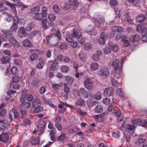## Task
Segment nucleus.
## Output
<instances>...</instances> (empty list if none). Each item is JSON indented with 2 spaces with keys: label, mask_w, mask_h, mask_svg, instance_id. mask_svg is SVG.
<instances>
[{
  "label": "nucleus",
  "mask_w": 147,
  "mask_h": 147,
  "mask_svg": "<svg viewBox=\"0 0 147 147\" xmlns=\"http://www.w3.org/2000/svg\"><path fill=\"white\" fill-rule=\"evenodd\" d=\"M92 57L93 60L95 61H97L99 60L100 57L98 56L96 53L92 55Z\"/></svg>",
  "instance_id": "obj_63"
},
{
  "label": "nucleus",
  "mask_w": 147,
  "mask_h": 147,
  "mask_svg": "<svg viewBox=\"0 0 147 147\" xmlns=\"http://www.w3.org/2000/svg\"><path fill=\"white\" fill-rule=\"evenodd\" d=\"M84 103V101L82 98H80L76 102V104L78 106H82Z\"/></svg>",
  "instance_id": "obj_45"
},
{
  "label": "nucleus",
  "mask_w": 147,
  "mask_h": 147,
  "mask_svg": "<svg viewBox=\"0 0 147 147\" xmlns=\"http://www.w3.org/2000/svg\"><path fill=\"white\" fill-rule=\"evenodd\" d=\"M18 35L19 34H22L24 36H26V34L27 32H26L24 28V27L22 26L20 27L18 30Z\"/></svg>",
  "instance_id": "obj_32"
},
{
  "label": "nucleus",
  "mask_w": 147,
  "mask_h": 147,
  "mask_svg": "<svg viewBox=\"0 0 147 147\" xmlns=\"http://www.w3.org/2000/svg\"><path fill=\"white\" fill-rule=\"evenodd\" d=\"M53 10L56 13H59L61 12V9L57 4L54 5L53 7Z\"/></svg>",
  "instance_id": "obj_42"
},
{
  "label": "nucleus",
  "mask_w": 147,
  "mask_h": 147,
  "mask_svg": "<svg viewBox=\"0 0 147 147\" xmlns=\"http://www.w3.org/2000/svg\"><path fill=\"white\" fill-rule=\"evenodd\" d=\"M9 138L8 134L7 133H3L0 135V140L4 143H6Z\"/></svg>",
  "instance_id": "obj_9"
},
{
  "label": "nucleus",
  "mask_w": 147,
  "mask_h": 147,
  "mask_svg": "<svg viewBox=\"0 0 147 147\" xmlns=\"http://www.w3.org/2000/svg\"><path fill=\"white\" fill-rule=\"evenodd\" d=\"M64 105H65L67 107H69L71 109L73 108V107L72 105H70L67 104V103L62 101L58 105V107L59 109H62L63 108Z\"/></svg>",
  "instance_id": "obj_28"
},
{
  "label": "nucleus",
  "mask_w": 147,
  "mask_h": 147,
  "mask_svg": "<svg viewBox=\"0 0 147 147\" xmlns=\"http://www.w3.org/2000/svg\"><path fill=\"white\" fill-rule=\"evenodd\" d=\"M23 121L25 125L28 126H30L32 124L31 121L28 119H25L23 120Z\"/></svg>",
  "instance_id": "obj_61"
},
{
  "label": "nucleus",
  "mask_w": 147,
  "mask_h": 147,
  "mask_svg": "<svg viewBox=\"0 0 147 147\" xmlns=\"http://www.w3.org/2000/svg\"><path fill=\"white\" fill-rule=\"evenodd\" d=\"M56 128L58 131H61L62 130V125L59 123H56L55 125Z\"/></svg>",
  "instance_id": "obj_62"
},
{
  "label": "nucleus",
  "mask_w": 147,
  "mask_h": 147,
  "mask_svg": "<svg viewBox=\"0 0 147 147\" xmlns=\"http://www.w3.org/2000/svg\"><path fill=\"white\" fill-rule=\"evenodd\" d=\"M43 109V108L40 106L35 107V109L33 110V111L35 113H38L42 111Z\"/></svg>",
  "instance_id": "obj_50"
},
{
  "label": "nucleus",
  "mask_w": 147,
  "mask_h": 147,
  "mask_svg": "<svg viewBox=\"0 0 147 147\" xmlns=\"http://www.w3.org/2000/svg\"><path fill=\"white\" fill-rule=\"evenodd\" d=\"M139 124L143 127H145L147 125V122L145 120L143 119L141 120V119H140Z\"/></svg>",
  "instance_id": "obj_52"
},
{
  "label": "nucleus",
  "mask_w": 147,
  "mask_h": 147,
  "mask_svg": "<svg viewBox=\"0 0 147 147\" xmlns=\"http://www.w3.org/2000/svg\"><path fill=\"white\" fill-rule=\"evenodd\" d=\"M56 46L61 50H65L67 49V46L66 43L62 42L61 43L58 42L56 45Z\"/></svg>",
  "instance_id": "obj_20"
},
{
  "label": "nucleus",
  "mask_w": 147,
  "mask_h": 147,
  "mask_svg": "<svg viewBox=\"0 0 147 147\" xmlns=\"http://www.w3.org/2000/svg\"><path fill=\"white\" fill-rule=\"evenodd\" d=\"M38 55L36 53H34L31 54L30 56V58L32 61H34L37 59Z\"/></svg>",
  "instance_id": "obj_58"
},
{
  "label": "nucleus",
  "mask_w": 147,
  "mask_h": 147,
  "mask_svg": "<svg viewBox=\"0 0 147 147\" xmlns=\"http://www.w3.org/2000/svg\"><path fill=\"white\" fill-rule=\"evenodd\" d=\"M14 116V118H18L19 117V114L17 111L13 109L11 112Z\"/></svg>",
  "instance_id": "obj_60"
},
{
  "label": "nucleus",
  "mask_w": 147,
  "mask_h": 147,
  "mask_svg": "<svg viewBox=\"0 0 147 147\" xmlns=\"http://www.w3.org/2000/svg\"><path fill=\"white\" fill-rule=\"evenodd\" d=\"M112 65L115 70L118 71L119 75L121 68V65L120 63L119 60V59L116 60L113 62Z\"/></svg>",
  "instance_id": "obj_5"
},
{
  "label": "nucleus",
  "mask_w": 147,
  "mask_h": 147,
  "mask_svg": "<svg viewBox=\"0 0 147 147\" xmlns=\"http://www.w3.org/2000/svg\"><path fill=\"white\" fill-rule=\"evenodd\" d=\"M9 58L8 56H3L1 59L0 61L2 63L4 64L9 63Z\"/></svg>",
  "instance_id": "obj_30"
},
{
  "label": "nucleus",
  "mask_w": 147,
  "mask_h": 147,
  "mask_svg": "<svg viewBox=\"0 0 147 147\" xmlns=\"http://www.w3.org/2000/svg\"><path fill=\"white\" fill-rule=\"evenodd\" d=\"M20 101L21 104L19 106L20 110H26L28 109L31 106L30 103L26 102L22 97L20 98Z\"/></svg>",
  "instance_id": "obj_3"
},
{
  "label": "nucleus",
  "mask_w": 147,
  "mask_h": 147,
  "mask_svg": "<svg viewBox=\"0 0 147 147\" xmlns=\"http://www.w3.org/2000/svg\"><path fill=\"white\" fill-rule=\"evenodd\" d=\"M42 101L45 104L49 105L50 104L51 101L49 99H46L44 97H42L41 98Z\"/></svg>",
  "instance_id": "obj_48"
},
{
  "label": "nucleus",
  "mask_w": 147,
  "mask_h": 147,
  "mask_svg": "<svg viewBox=\"0 0 147 147\" xmlns=\"http://www.w3.org/2000/svg\"><path fill=\"white\" fill-rule=\"evenodd\" d=\"M52 65L50 67V69L53 70H56L57 67V62L55 61L52 62Z\"/></svg>",
  "instance_id": "obj_38"
},
{
  "label": "nucleus",
  "mask_w": 147,
  "mask_h": 147,
  "mask_svg": "<svg viewBox=\"0 0 147 147\" xmlns=\"http://www.w3.org/2000/svg\"><path fill=\"white\" fill-rule=\"evenodd\" d=\"M104 18L100 16H98L95 20V25L98 28H102V24L104 22Z\"/></svg>",
  "instance_id": "obj_6"
},
{
  "label": "nucleus",
  "mask_w": 147,
  "mask_h": 147,
  "mask_svg": "<svg viewBox=\"0 0 147 147\" xmlns=\"http://www.w3.org/2000/svg\"><path fill=\"white\" fill-rule=\"evenodd\" d=\"M65 80L68 84H71L74 81V79L70 76H67L65 77Z\"/></svg>",
  "instance_id": "obj_41"
},
{
  "label": "nucleus",
  "mask_w": 147,
  "mask_h": 147,
  "mask_svg": "<svg viewBox=\"0 0 147 147\" xmlns=\"http://www.w3.org/2000/svg\"><path fill=\"white\" fill-rule=\"evenodd\" d=\"M18 28V26L17 24H13L12 26H11L10 30L11 31L13 32L16 31Z\"/></svg>",
  "instance_id": "obj_49"
},
{
  "label": "nucleus",
  "mask_w": 147,
  "mask_h": 147,
  "mask_svg": "<svg viewBox=\"0 0 147 147\" xmlns=\"http://www.w3.org/2000/svg\"><path fill=\"white\" fill-rule=\"evenodd\" d=\"M15 15V16L13 17V24H18L19 21V17L17 16V14Z\"/></svg>",
  "instance_id": "obj_54"
},
{
  "label": "nucleus",
  "mask_w": 147,
  "mask_h": 147,
  "mask_svg": "<svg viewBox=\"0 0 147 147\" xmlns=\"http://www.w3.org/2000/svg\"><path fill=\"white\" fill-rule=\"evenodd\" d=\"M137 31L142 34H144L147 32V29L145 27L140 26L139 25L137 26L136 28Z\"/></svg>",
  "instance_id": "obj_23"
},
{
  "label": "nucleus",
  "mask_w": 147,
  "mask_h": 147,
  "mask_svg": "<svg viewBox=\"0 0 147 147\" xmlns=\"http://www.w3.org/2000/svg\"><path fill=\"white\" fill-rule=\"evenodd\" d=\"M70 4L73 6H77L79 5V3L77 0H69Z\"/></svg>",
  "instance_id": "obj_43"
},
{
  "label": "nucleus",
  "mask_w": 147,
  "mask_h": 147,
  "mask_svg": "<svg viewBox=\"0 0 147 147\" xmlns=\"http://www.w3.org/2000/svg\"><path fill=\"white\" fill-rule=\"evenodd\" d=\"M63 86L64 87L63 88L64 92L67 93L69 92L70 90L69 88L67 86V84L66 83H64L63 84Z\"/></svg>",
  "instance_id": "obj_47"
},
{
  "label": "nucleus",
  "mask_w": 147,
  "mask_h": 147,
  "mask_svg": "<svg viewBox=\"0 0 147 147\" xmlns=\"http://www.w3.org/2000/svg\"><path fill=\"white\" fill-rule=\"evenodd\" d=\"M48 9L46 7L43 6L41 9V13L44 18L45 17L47 14Z\"/></svg>",
  "instance_id": "obj_34"
},
{
  "label": "nucleus",
  "mask_w": 147,
  "mask_h": 147,
  "mask_svg": "<svg viewBox=\"0 0 147 147\" xmlns=\"http://www.w3.org/2000/svg\"><path fill=\"white\" fill-rule=\"evenodd\" d=\"M140 36L138 34L134 35L130 37V40L131 42H136L139 40Z\"/></svg>",
  "instance_id": "obj_26"
},
{
  "label": "nucleus",
  "mask_w": 147,
  "mask_h": 147,
  "mask_svg": "<svg viewBox=\"0 0 147 147\" xmlns=\"http://www.w3.org/2000/svg\"><path fill=\"white\" fill-rule=\"evenodd\" d=\"M134 128V127L133 125H126L125 129V130L126 131H129L133 130Z\"/></svg>",
  "instance_id": "obj_46"
},
{
  "label": "nucleus",
  "mask_w": 147,
  "mask_h": 147,
  "mask_svg": "<svg viewBox=\"0 0 147 147\" xmlns=\"http://www.w3.org/2000/svg\"><path fill=\"white\" fill-rule=\"evenodd\" d=\"M101 94L100 92H98L94 94L93 96V98L97 100H99L101 98Z\"/></svg>",
  "instance_id": "obj_37"
},
{
  "label": "nucleus",
  "mask_w": 147,
  "mask_h": 147,
  "mask_svg": "<svg viewBox=\"0 0 147 147\" xmlns=\"http://www.w3.org/2000/svg\"><path fill=\"white\" fill-rule=\"evenodd\" d=\"M119 75L117 76L115 74V75L114 76V78H112L111 79V82L113 86H115L116 88L119 87L121 86V84L120 83H118L117 81L115 79V78H119Z\"/></svg>",
  "instance_id": "obj_12"
},
{
  "label": "nucleus",
  "mask_w": 147,
  "mask_h": 147,
  "mask_svg": "<svg viewBox=\"0 0 147 147\" xmlns=\"http://www.w3.org/2000/svg\"><path fill=\"white\" fill-rule=\"evenodd\" d=\"M22 44L24 46L29 48H32L33 47L31 42L27 39H25L23 41Z\"/></svg>",
  "instance_id": "obj_24"
},
{
  "label": "nucleus",
  "mask_w": 147,
  "mask_h": 147,
  "mask_svg": "<svg viewBox=\"0 0 147 147\" xmlns=\"http://www.w3.org/2000/svg\"><path fill=\"white\" fill-rule=\"evenodd\" d=\"M32 106L33 108L40 106L41 104L40 100L38 98H35L32 102Z\"/></svg>",
  "instance_id": "obj_31"
},
{
  "label": "nucleus",
  "mask_w": 147,
  "mask_h": 147,
  "mask_svg": "<svg viewBox=\"0 0 147 147\" xmlns=\"http://www.w3.org/2000/svg\"><path fill=\"white\" fill-rule=\"evenodd\" d=\"M71 36L74 38L78 39L81 37L82 34L81 32L79 30L74 29Z\"/></svg>",
  "instance_id": "obj_15"
},
{
  "label": "nucleus",
  "mask_w": 147,
  "mask_h": 147,
  "mask_svg": "<svg viewBox=\"0 0 147 147\" xmlns=\"http://www.w3.org/2000/svg\"><path fill=\"white\" fill-rule=\"evenodd\" d=\"M31 143L33 145H36L39 142V139L38 137H36L33 139H31L30 141Z\"/></svg>",
  "instance_id": "obj_35"
},
{
  "label": "nucleus",
  "mask_w": 147,
  "mask_h": 147,
  "mask_svg": "<svg viewBox=\"0 0 147 147\" xmlns=\"http://www.w3.org/2000/svg\"><path fill=\"white\" fill-rule=\"evenodd\" d=\"M103 110V107L100 105H98L94 109V111L96 113H101Z\"/></svg>",
  "instance_id": "obj_27"
},
{
  "label": "nucleus",
  "mask_w": 147,
  "mask_h": 147,
  "mask_svg": "<svg viewBox=\"0 0 147 147\" xmlns=\"http://www.w3.org/2000/svg\"><path fill=\"white\" fill-rule=\"evenodd\" d=\"M146 19L147 20V17L146 18L145 15L141 14L136 17V20L137 22L142 23L146 21Z\"/></svg>",
  "instance_id": "obj_11"
},
{
  "label": "nucleus",
  "mask_w": 147,
  "mask_h": 147,
  "mask_svg": "<svg viewBox=\"0 0 147 147\" xmlns=\"http://www.w3.org/2000/svg\"><path fill=\"white\" fill-rule=\"evenodd\" d=\"M97 74L106 78L109 76V72L106 67L102 66L100 67V69L98 71Z\"/></svg>",
  "instance_id": "obj_2"
},
{
  "label": "nucleus",
  "mask_w": 147,
  "mask_h": 147,
  "mask_svg": "<svg viewBox=\"0 0 147 147\" xmlns=\"http://www.w3.org/2000/svg\"><path fill=\"white\" fill-rule=\"evenodd\" d=\"M2 32L6 35H9L10 36L12 35V33L11 31L9 30H2Z\"/></svg>",
  "instance_id": "obj_57"
},
{
  "label": "nucleus",
  "mask_w": 147,
  "mask_h": 147,
  "mask_svg": "<svg viewBox=\"0 0 147 147\" xmlns=\"http://www.w3.org/2000/svg\"><path fill=\"white\" fill-rule=\"evenodd\" d=\"M51 32H54L53 35L55 36V37H57L59 40L61 39V35L59 30L57 28H53L51 30Z\"/></svg>",
  "instance_id": "obj_10"
},
{
  "label": "nucleus",
  "mask_w": 147,
  "mask_h": 147,
  "mask_svg": "<svg viewBox=\"0 0 147 147\" xmlns=\"http://www.w3.org/2000/svg\"><path fill=\"white\" fill-rule=\"evenodd\" d=\"M79 58L82 61H86L87 57L86 55L82 52L80 53L79 55Z\"/></svg>",
  "instance_id": "obj_33"
},
{
  "label": "nucleus",
  "mask_w": 147,
  "mask_h": 147,
  "mask_svg": "<svg viewBox=\"0 0 147 147\" xmlns=\"http://www.w3.org/2000/svg\"><path fill=\"white\" fill-rule=\"evenodd\" d=\"M107 35L105 33L102 32L101 34L100 37L98 41V43L101 45H104L105 42V40L107 39Z\"/></svg>",
  "instance_id": "obj_8"
},
{
  "label": "nucleus",
  "mask_w": 147,
  "mask_h": 147,
  "mask_svg": "<svg viewBox=\"0 0 147 147\" xmlns=\"http://www.w3.org/2000/svg\"><path fill=\"white\" fill-rule=\"evenodd\" d=\"M80 92L84 98H86L88 97V93L84 88H82L80 89Z\"/></svg>",
  "instance_id": "obj_29"
},
{
  "label": "nucleus",
  "mask_w": 147,
  "mask_h": 147,
  "mask_svg": "<svg viewBox=\"0 0 147 147\" xmlns=\"http://www.w3.org/2000/svg\"><path fill=\"white\" fill-rule=\"evenodd\" d=\"M60 86L58 84L53 85L52 86V88L53 90L57 92L60 89Z\"/></svg>",
  "instance_id": "obj_55"
},
{
  "label": "nucleus",
  "mask_w": 147,
  "mask_h": 147,
  "mask_svg": "<svg viewBox=\"0 0 147 147\" xmlns=\"http://www.w3.org/2000/svg\"><path fill=\"white\" fill-rule=\"evenodd\" d=\"M102 102L104 104L108 105L110 102V100L109 98H106L103 99Z\"/></svg>",
  "instance_id": "obj_64"
},
{
  "label": "nucleus",
  "mask_w": 147,
  "mask_h": 147,
  "mask_svg": "<svg viewBox=\"0 0 147 147\" xmlns=\"http://www.w3.org/2000/svg\"><path fill=\"white\" fill-rule=\"evenodd\" d=\"M44 18L42 14L39 12L34 15L33 16V18L36 21L41 20Z\"/></svg>",
  "instance_id": "obj_21"
},
{
  "label": "nucleus",
  "mask_w": 147,
  "mask_h": 147,
  "mask_svg": "<svg viewBox=\"0 0 147 147\" xmlns=\"http://www.w3.org/2000/svg\"><path fill=\"white\" fill-rule=\"evenodd\" d=\"M99 67V66L98 63L94 62L90 64L89 69L90 71H92L97 70Z\"/></svg>",
  "instance_id": "obj_17"
},
{
  "label": "nucleus",
  "mask_w": 147,
  "mask_h": 147,
  "mask_svg": "<svg viewBox=\"0 0 147 147\" xmlns=\"http://www.w3.org/2000/svg\"><path fill=\"white\" fill-rule=\"evenodd\" d=\"M45 125L44 123H40L37 125V131H39L41 133H42L45 130Z\"/></svg>",
  "instance_id": "obj_22"
},
{
  "label": "nucleus",
  "mask_w": 147,
  "mask_h": 147,
  "mask_svg": "<svg viewBox=\"0 0 147 147\" xmlns=\"http://www.w3.org/2000/svg\"><path fill=\"white\" fill-rule=\"evenodd\" d=\"M111 52V47H106L103 50V52L106 54H109Z\"/></svg>",
  "instance_id": "obj_56"
},
{
  "label": "nucleus",
  "mask_w": 147,
  "mask_h": 147,
  "mask_svg": "<svg viewBox=\"0 0 147 147\" xmlns=\"http://www.w3.org/2000/svg\"><path fill=\"white\" fill-rule=\"evenodd\" d=\"M4 2L6 5L9 6L13 13L15 14H17L15 7V6L16 5L10 3L9 1H5Z\"/></svg>",
  "instance_id": "obj_13"
},
{
  "label": "nucleus",
  "mask_w": 147,
  "mask_h": 147,
  "mask_svg": "<svg viewBox=\"0 0 147 147\" xmlns=\"http://www.w3.org/2000/svg\"><path fill=\"white\" fill-rule=\"evenodd\" d=\"M146 141V139L143 138L139 139L136 142V144L138 147H141Z\"/></svg>",
  "instance_id": "obj_19"
},
{
  "label": "nucleus",
  "mask_w": 147,
  "mask_h": 147,
  "mask_svg": "<svg viewBox=\"0 0 147 147\" xmlns=\"http://www.w3.org/2000/svg\"><path fill=\"white\" fill-rule=\"evenodd\" d=\"M83 81L85 87L87 89L90 90L94 87V84L91 79L87 77H85Z\"/></svg>",
  "instance_id": "obj_1"
},
{
  "label": "nucleus",
  "mask_w": 147,
  "mask_h": 147,
  "mask_svg": "<svg viewBox=\"0 0 147 147\" xmlns=\"http://www.w3.org/2000/svg\"><path fill=\"white\" fill-rule=\"evenodd\" d=\"M113 91V89L112 87L106 88L104 90V95L105 96H109L112 94Z\"/></svg>",
  "instance_id": "obj_16"
},
{
  "label": "nucleus",
  "mask_w": 147,
  "mask_h": 147,
  "mask_svg": "<svg viewBox=\"0 0 147 147\" xmlns=\"http://www.w3.org/2000/svg\"><path fill=\"white\" fill-rule=\"evenodd\" d=\"M8 41L10 44L16 47H18L20 46V44L13 37H9L8 39Z\"/></svg>",
  "instance_id": "obj_14"
},
{
  "label": "nucleus",
  "mask_w": 147,
  "mask_h": 147,
  "mask_svg": "<svg viewBox=\"0 0 147 147\" xmlns=\"http://www.w3.org/2000/svg\"><path fill=\"white\" fill-rule=\"evenodd\" d=\"M40 11V8L38 6H37L31 9L30 13L31 15L34 16L39 12Z\"/></svg>",
  "instance_id": "obj_18"
},
{
  "label": "nucleus",
  "mask_w": 147,
  "mask_h": 147,
  "mask_svg": "<svg viewBox=\"0 0 147 147\" xmlns=\"http://www.w3.org/2000/svg\"><path fill=\"white\" fill-rule=\"evenodd\" d=\"M78 129L77 127H73L72 128H69V134H73L74 133L76 132Z\"/></svg>",
  "instance_id": "obj_53"
},
{
  "label": "nucleus",
  "mask_w": 147,
  "mask_h": 147,
  "mask_svg": "<svg viewBox=\"0 0 147 147\" xmlns=\"http://www.w3.org/2000/svg\"><path fill=\"white\" fill-rule=\"evenodd\" d=\"M72 37H72L71 35L69 34H67L66 36V40L68 42H71L73 41V38Z\"/></svg>",
  "instance_id": "obj_51"
},
{
  "label": "nucleus",
  "mask_w": 147,
  "mask_h": 147,
  "mask_svg": "<svg viewBox=\"0 0 147 147\" xmlns=\"http://www.w3.org/2000/svg\"><path fill=\"white\" fill-rule=\"evenodd\" d=\"M116 93L121 98L124 97V94L123 91L121 89L119 88L116 90Z\"/></svg>",
  "instance_id": "obj_44"
},
{
  "label": "nucleus",
  "mask_w": 147,
  "mask_h": 147,
  "mask_svg": "<svg viewBox=\"0 0 147 147\" xmlns=\"http://www.w3.org/2000/svg\"><path fill=\"white\" fill-rule=\"evenodd\" d=\"M61 71L64 73H67L69 71V67L65 65H62L60 68Z\"/></svg>",
  "instance_id": "obj_36"
},
{
  "label": "nucleus",
  "mask_w": 147,
  "mask_h": 147,
  "mask_svg": "<svg viewBox=\"0 0 147 147\" xmlns=\"http://www.w3.org/2000/svg\"><path fill=\"white\" fill-rule=\"evenodd\" d=\"M34 27V24L32 23H29L25 27L26 30L28 32L30 31Z\"/></svg>",
  "instance_id": "obj_39"
},
{
  "label": "nucleus",
  "mask_w": 147,
  "mask_h": 147,
  "mask_svg": "<svg viewBox=\"0 0 147 147\" xmlns=\"http://www.w3.org/2000/svg\"><path fill=\"white\" fill-rule=\"evenodd\" d=\"M94 118L96 121L102 122L105 121L106 119L107 114L103 113L100 115L94 116Z\"/></svg>",
  "instance_id": "obj_4"
},
{
  "label": "nucleus",
  "mask_w": 147,
  "mask_h": 147,
  "mask_svg": "<svg viewBox=\"0 0 147 147\" xmlns=\"http://www.w3.org/2000/svg\"><path fill=\"white\" fill-rule=\"evenodd\" d=\"M4 20L5 21L9 22L12 19L13 16L10 13H4Z\"/></svg>",
  "instance_id": "obj_25"
},
{
  "label": "nucleus",
  "mask_w": 147,
  "mask_h": 147,
  "mask_svg": "<svg viewBox=\"0 0 147 147\" xmlns=\"http://www.w3.org/2000/svg\"><path fill=\"white\" fill-rule=\"evenodd\" d=\"M22 96H24L26 100L28 101H32L34 98L33 96L30 93H28L26 89H24L22 92Z\"/></svg>",
  "instance_id": "obj_7"
},
{
  "label": "nucleus",
  "mask_w": 147,
  "mask_h": 147,
  "mask_svg": "<svg viewBox=\"0 0 147 147\" xmlns=\"http://www.w3.org/2000/svg\"><path fill=\"white\" fill-rule=\"evenodd\" d=\"M92 48V45L89 43H86L84 46V48L85 50L91 49Z\"/></svg>",
  "instance_id": "obj_59"
},
{
  "label": "nucleus",
  "mask_w": 147,
  "mask_h": 147,
  "mask_svg": "<svg viewBox=\"0 0 147 147\" xmlns=\"http://www.w3.org/2000/svg\"><path fill=\"white\" fill-rule=\"evenodd\" d=\"M30 35L32 37L34 36H40V32L38 30L34 31L30 33Z\"/></svg>",
  "instance_id": "obj_40"
}]
</instances>
